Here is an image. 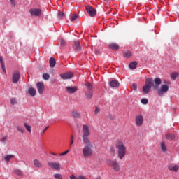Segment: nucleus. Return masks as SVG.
<instances>
[{
	"label": "nucleus",
	"instance_id": "f257e3e1",
	"mask_svg": "<svg viewBox=\"0 0 179 179\" xmlns=\"http://www.w3.org/2000/svg\"><path fill=\"white\" fill-rule=\"evenodd\" d=\"M165 84L162 85V79L160 78H148L145 79V85L143 87V92L145 94H148L150 92V89L153 87L155 90H157V93L159 97L164 96V94L169 92L170 82L164 81ZM160 85H162L160 86ZM159 86L160 87L159 88Z\"/></svg>",
	"mask_w": 179,
	"mask_h": 179
},
{
	"label": "nucleus",
	"instance_id": "f03ea898",
	"mask_svg": "<svg viewBox=\"0 0 179 179\" xmlns=\"http://www.w3.org/2000/svg\"><path fill=\"white\" fill-rule=\"evenodd\" d=\"M84 147L83 148V156L85 159H89L93 156V148H94V143L93 141H83Z\"/></svg>",
	"mask_w": 179,
	"mask_h": 179
},
{
	"label": "nucleus",
	"instance_id": "7ed1b4c3",
	"mask_svg": "<svg viewBox=\"0 0 179 179\" xmlns=\"http://www.w3.org/2000/svg\"><path fill=\"white\" fill-rule=\"evenodd\" d=\"M116 149L117 150V157L120 160H122L127 155V147L124 145V142H122V141H117Z\"/></svg>",
	"mask_w": 179,
	"mask_h": 179
},
{
	"label": "nucleus",
	"instance_id": "20e7f679",
	"mask_svg": "<svg viewBox=\"0 0 179 179\" xmlns=\"http://www.w3.org/2000/svg\"><path fill=\"white\" fill-rule=\"evenodd\" d=\"M90 135V129H89V126L84 124L83 125V142H92L89 139V136Z\"/></svg>",
	"mask_w": 179,
	"mask_h": 179
},
{
	"label": "nucleus",
	"instance_id": "39448f33",
	"mask_svg": "<svg viewBox=\"0 0 179 179\" xmlns=\"http://www.w3.org/2000/svg\"><path fill=\"white\" fill-rule=\"evenodd\" d=\"M106 164L109 167H112V169L115 171H120L121 170V166H120V163L116 159H107Z\"/></svg>",
	"mask_w": 179,
	"mask_h": 179
},
{
	"label": "nucleus",
	"instance_id": "423d86ee",
	"mask_svg": "<svg viewBox=\"0 0 179 179\" xmlns=\"http://www.w3.org/2000/svg\"><path fill=\"white\" fill-rule=\"evenodd\" d=\"M85 10H87V13L91 17H94V16H96L97 13L96 9H94V8L89 5L85 7Z\"/></svg>",
	"mask_w": 179,
	"mask_h": 179
},
{
	"label": "nucleus",
	"instance_id": "0eeeda50",
	"mask_svg": "<svg viewBox=\"0 0 179 179\" xmlns=\"http://www.w3.org/2000/svg\"><path fill=\"white\" fill-rule=\"evenodd\" d=\"M48 166L50 167V169H52V170H61V164H59V162H48Z\"/></svg>",
	"mask_w": 179,
	"mask_h": 179
},
{
	"label": "nucleus",
	"instance_id": "6e6552de",
	"mask_svg": "<svg viewBox=\"0 0 179 179\" xmlns=\"http://www.w3.org/2000/svg\"><path fill=\"white\" fill-rule=\"evenodd\" d=\"M60 77L64 80H66L68 79H72V78H73V73H72L71 71L65 72V73L60 74Z\"/></svg>",
	"mask_w": 179,
	"mask_h": 179
},
{
	"label": "nucleus",
	"instance_id": "1a4fd4ad",
	"mask_svg": "<svg viewBox=\"0 0 179 179\" xmlns=\"http://www.w3.org/2000/svg\"><path fill=\"white\" fill-rule=\"evenodd\" d=\"M135 122L136 127H142V125H143V117L142 115L136 116Z\"/></svg>",
	"mask_w": 179,
	"mask_h": 179
},
{
	"label": "nucleus",
	"instance_id": "9d476101",
	"mask_svg": "<svg viewBox=\"0 0 179 179\" xmlns=\"http://www.w3.org/2000/svg\"><path fill=\"white\" fill-rule=\"evenodd\" d=\"M31 16H41V10L38 8H32L29 10Z\"/></svg>",
	"mask_w": 179,
	"mask_h": 179
},
{
	"label": "nucleus",
	"instance_id": "9b49d317",
	"mask_svg": "<svg viewBox=\"0 0 179 179\" xmlns=\"http://www.w3.org/2000/svg\"><path fill=\"white\" fill-rule=\"evenodd\" d=\"M36 87L39 94H43V93H44V89H45L44 83L41 82H38L36 84Z\"/></svg>",
	"mask_w": 179,
	"mask_h": 179
},
{
	"label": "nucleus",
	"instance_id": "f8f14e48",
	"mask_svg": "<svg viewBox=\"0 0 179 179\" xmlns=\"http://www.w3.org/2000/svg\"><path fill=\"white\" fill-rule=\"evenodd\" d=\"M19 79H20V73L19 71H15L13 73V83H17L19 82Z\"/></svg>",
	"mask_w": 179,
	"mask_h": 179
},
{
	"label": "nucleus",
	"instance_id": "ddd939ff",
	"mask_svg": "<svg viewBox=\"0 0 179 179\" xmlns=\"http://www.w3.org/2000/svg\"><path fill=\"white\" fill-rule=\"evenodd\" d=\"M168 169L170 171H174L175 173H177V171H178L179 169V166L177 164L174 165V164H172L168 166Z\"/></svg>",
	"mask_w": 179,
	"mask_h": 179
},
{
	"label": "nucleus",
	"instance_id": "4468645a",
	"mask_svg": "<svg viewBox=\"0 0 179 179\" xmlns=\"http://www.w3.org/2000/svg\"><path fill=\"white\" fill-rule=\"evenodd\" d=\"M66 90L67 93L72 94V93H76V92L78 91V88L76 87L68 86L66 87Z\"/></svg>",
	"mask_w": 179,
	"mask_h": 179
},
{
	"label": "nucleus",
	"instance_id": "2eb2a0df",
	"mask_svg": "<svg viewBox=\"0 0 179 179\" xmlns=\"http://www.w3.org/2000/svg\"><path fill=\"white\" fill-rule=\"evenodd\" d=\"M165 138L168 141H173V139H176V135L171 133H166L165 134Z\"/></svg>",
	"mask_w": 179,
	"mask_h": 179
},
{
	"label": "nucleus",
	"instance_id": "dca6fc26",
	"mask_svg": "<svg viewBox=\"0 0 179 179\" xmlns=\"http://www.w3.org/2000/svg\"><path fill=\"white\" fill-rule=\"evenodd\" d=\"M28 93H29V96L34 97V96H36V94L37 93V91H36V90L34 88L30 87L28 90Z\"/></svg>",
	"mask_w": 179,
	"mask_h": 179
},
{
	"label": "nucleus",
	"instance_id": "f3484780",
	"mask_svg": "<svg viewBox=\"0 0 179 179\" xmlns=\"http://www.w3.org/2000/svg\"><path fill=\"white\" fill-rule=\"evenodd\" d=\"M34 164L35 167H37L38 169H41V167H43V164L38 159H34Z\"/></svg>",
	"mask_w": 179,
	"mask_h": 179
},
{
	"label": "nucleus",
	"instance_id": "a211bd4d",
	"mask_svg": "<svg viewBox=\"0 0 179 179\" xmlns=\"http://www.w3.org/2000/svg\"><path fill=\"white\" fill-rule=\"evenodd\" d=\"M110 86L111 87H119L120 83L117 80H113L110 81Z\"/></svg>",
	"mask_w": 179,
	"mask_h": 179
},
{
	"label": "nucleus",
	"instance_id": "6ab92c4d",
	"mask_svg": "<svg viewBox=\"0 0 179 179\" xmlns=\"http://www.w3.org/2000/svg\"><path fill=\"white\" fill-rule=\"evenodd\" d=\"M109 48H110L111 50H114L115 51H117V50H120V46L117 43H110L109 45Z\"/></svg>",
	"mask_w": 179,
	"mask_h": 179
},
{
	"label": "nucleus",
	"instance_id": "aec40b11",
	"mask_svg": "<svg viewBox=\"0 0 179 179\" xmlns=\"http://www.w3.org/2000/svg\"><path fill=\"white\" fill-rule=\"evenodd\" d=\"M71 117H73V118H80V113L74 110L71 112Z\"/></svg>",
	"mask_w": 179,
	"mask_h": 179
},
{
	"label": "nucleus",
	"instance_id": "412c9836",
	"mask_svg": "<svg viewBox=\"0 0 179 179\" xmlns=\"http://www.w3.org/2000/svg\"><path fill=\"white\" fill-rule=\"evenodd\" d=\"M49 64H50V68H54V66H55V64H56L55 58L50 57V60H49Z\"/></svg>",
	"mask_w": 179,
	"mask_h": 179
},
{
	"label": "nucleus",
	"instance_id": "4be33fe9",
	"mask_svg": "<svg viewBox=\"0 0 179 179\" xmlns=\"http://www.w3.org/2000/svg\"><path fill=\"white\" fill-rule=\"evenodd\" d=\"M160 148L162 152H167V146H166V143H164V141L160 143Z\"/></svg>",
	"mask_w": 179,
	"mask_h": 179
},
{
	"label": "nucleus",
	"instance_id": "5701e85b",
	"mask_svg": "<svg viewBox=\"0 0 179 179\" xmlns=\"http://www.w3.org/2000/svg\"><path fill=\"white\" fill-rule=\"evenodd\" d=\"M85 96L87 100H90L93 97V92L87 91L85 92Z\"/></svg>",
	"mask_w": 179,
	"mask_h": 179
},
{
	"label": "nucleus",
	"instance_id": "b1692460",
	"mask_svg": "<svg viewBox=\"0 0 179 179\" xmlns=\"http://www.w3.org/2000/svg\"><path fill=\"white\" fill-rule=\"evenodd\" d=\"M178 77H179L178 72H173L171 73V78L173 80H176V79H177V78Z\"/></svg>",
	"mask_w": 179,
	"mask_h": 179
},
{
	"label": "nucleus",
	"instance_id": "393cba45",
	"mask_svg": "<svg viewBox=\"0 0 179 179\" xmlns=\"http://www.w3.org/2000/svg\"><path fill=\"white\" fill-rule=\"evenodd\" d=\"M74 44H75V50L76 51H80V43H79V41H74Z\"/></svg>",
	"mask_w": 179,
	"mask_h": 179
},
{
	"label": "nucleus",
	"instance_id": "a878e982",
	"mask_svg": "<svg viewBox=\"0 0 179 179\" xmlns=\"http://www.w3.org/2000/svg\"><path fill=\"white\" fill-rule=\"evenodd\" d=\"M136 65H138V62H131L129 64V67L130 68V69H136Z\"/></svg>",
	"mask_w": 179,
	"mask_h": 179
},
{
	"label": "nucleus",
	"instance_id": "bb28decb",
	"mask_svg": "<svg viewBox=\"0 0 179 179\" xmlns=\"http://www.w3.org/2000/svg\"><path fill=\"white\" fill-rule=\"evenodd\" d=\"M24 127L26 128L27 131L29 133L31 134V126L27 124V123H24Z\"/></svg>",
	"mask_w": 179,
	"mask_h": 179
},
{
	"label": "nucleus",
	"instance_id": "cd10ccee",
	"mask_svg": "<svg viewBox=\"0 0 179 179\" xmlns=\"http://www.w3.org/2000/svg\"><path fill=\"white\" fill-rule=\"evenodd\" d=\"M123 55L125 58H129V57L132 56V53L130 51H125L124 52Z\"/></svg>",
	"mask_w": 179,
	"mask_h": 179
},
{
	"label": "nucleus",
	"instance_id": "c85d7f7f",
	"mask_svg": "<svg viewBox=\"0 0 179 179\" xmlns=\"http://www.w3.org/2000/svg\"><path fill=\"white\" fill-rule=\"evenodd\" d=\"M13 157H15V155H8L6 156L4 159H5L6 162H10V159H13Z\"/></svg>",
	"mask_w": 179,
	"mask_h": 179
},
{
	"label": "nucleus",
	"instance_id": "c756f323",
	"mask_svg": "<svg viewBox=\"0 0 179 179\" xmlns=\"http://www.w3.org/2000/svg\"><path fill=\"white\" fill-rule=\"evenodd\" d=\"M17 130L20 132L21 134H24V128L20 127V126H17Z\"/></svg>",
	"mask_w": 179,
	"mask_h": 179
},
{
	"label": "nucleus",
	"instance_id": "7c9ffc66",
	"mask_svg": "<svg viewBox=\"0 0 179 179\" xmlns=\"http://www.w3.org/2000/svg\"><path fill=\"white\" fill-rule=\"evenodd\" d=\"M58 17L59 19H64V17H65V13H64L63 12L59 11Z\"/></svg>",
	"mask_w": 179,
	"mask_h": 179
},
{
	"label": "nucleus",
	"instance_id": "2f4dec72",
	"mask_svg": "<svg viewBox=\"0 0 179 179\" xmlns=\"http://www.w3.org/2000/svg\"><path fill=\"white\" fill-rule=\"evenodd\" d=\"M14 173L15 174H16V176H23L22 171H20V169H15Z\"/></svg>",
	"mask_w": 179,
	"mask_h": 179
},
{
	"label": "nucleus",
	"instance_id": "473e14b6",
	"mask_svg": "<svg viewBox=\"0 0 179 179\" xmlns=\"http://www.w3.org/2000/svg\"><path fill=\"white\" fill-rule=\"evenodd\" d=\"M54 178L55 179H62V175L59 173H55L53 175Z\"/></svg>",
	"mask_w": 179,
	"mask_h": 179
},
{
	"label": "nucleus",
	"instance_id": "72a5a7b5",
	"mask_svg": "<svg viewBox=\"0 0 179 179\" xmlns=\"http://www.w3.org/2000/svg\"><path fill=\"white\" fill-rule=\"evenodd\" d=\"M43 78L44 79V80H48V79H50V74L45 73H43Z\"/></svg>",
	"mask_w": 179,
	"mask_h": 179
},
{
	"label": "nucleus",
	"instance_id": "f704fd0d",
	"mask_svg": "<svg viewBox=\"0 0 179 179\" xmlns=\"http://www.w3.org/2000/svg\"><path fill=\"white\" fill-rule=\"evenodd\" d=\"M85 86L87 87L88 91H90V90H92V89H93V85H92V84H90V83H85Z\"/></svg>",
	"mask_w": 179,
	"mask_h": 179
},
{
	"label": "nucleus",
	"instance_id": "c9c22d12",
	"mask_svg": "<svg viewBox=\"0 0 179 179\" xmlns=\"http://www.w3.org/2000/svg\"><path fill=\"white\" fill-rule=\"evenodd\" d=\"M10 103L13 106H15V104H17V101L16 100V98H13L10 99Z\"/></svg>",
	"mask_w": 179,
	"mask_h": 179
},
{
	"label": "nucleus",
	"instance_id": "e433bc0d",
	"mask_svg": "<svg viewBox=\"0 0 179 179\" xmlns=\"http://www.w3.org/2000/svg\"><path fill=\"white\" fill-rule=\"evenodd\" d=\"M78 19V15L76 14H74L71 16V21L73 22L74 20H76Z\"/></svg>",
	"mask_w": 179,
	"mask_h": 179
},
{
	"label": "nucleus",
	"instance_id": "4c0bfd02",
	"mask_svg": "<svg viewBox=\"0 0 179 179\" xmlns=\"http://www.w3.org/2000/svg\"><path fill=\"white\" fill-rule=\"evenodd\" d=\"M6 141H8V137L4 136L0 140V142H1L2 143H5V142H6Z\"/></svg>",
	"mask_w": 179,
	"mask_h": 179
},
{
	"label": "nucleus",
	"instance_id": "58836bf2",
	"mask_svg": "<svg viewBox=\"0 0 179 179\" xmlns=\"http://www.w3.org/2000/svg\"><path fill=\"white\" fill-rule=\"evenodd\" d=\"M141 101L142 104H148V99H142L141 100Z\"/></svg>",
	"mask_w": 179,
	"mask_h": 179
},
{
	"label": "nucleus",
	"instance_id": "ea45409f",
	"mask_svg": "<svg viewBox=\"0 0 179 179\" xmlns=\"http://www.w3.org/2000/svg\"><path fill=\"white\" fill-rule=\"evenodd\" d=\"M131 89H133V90L136 91V89H138V85L135 83H133L131 85Z\"/></svg>",
	"mask_w": 179,
	"mask_h": 179
},
{
	"label": "nucleus",
	"instance_id": "a19ab883",
	"mask_svg": "<svg viewBox=\"0 0 179 179\" xmlns=\"http://www.w3.org/2000/svg\"><path fill=\"white\" fill-rule=\"evenodd\" d=\"M66 44V41H65V40H64V39H61L60 45L64 47V45H65Z\"/></svg>",
	"mask_w": 179,
	"mask_h": 179
},
{
	"label": "nucleus",
	"instance_id": "79ce46f5",
	"mask_svg": "<svg viewBox=\"0 0 179 179\" xmlns=\"http://www.w3.org/2000/svg\"><path fill=\"white\" fill-rule=\"evenodd\" d=\"M72 145H73V135H71L70 138V146H72Z\"/></svg>",
	"mask_w": 179,
	"mask_h": 179
},
{
	"label": "nucleus",
	"instance_id": "37998d69",
	"mask_svg": "<svg viewBox=\"0 0 179 179\" xmlns=\"http://www.w3.org/2000/svg\"><path fill=\"white\" fill-rule=\"evenodd\" d=\"M68 153H69V150H67L66 151H65L62 153H60L59 156H65V155H68Z\"/></svg>",
	"mask_w": 179,
	"mask_h": 179
},
{
	"label": "nucleus",
	"instance_id": "c03bdc74",
	"mask_svg": "<svg viewBox=\"0 0 179 179\" xmlns=\"http://www.w3.org/2000/svg\"><path fill=\"white\" fill-rule=\"evenodd\" d=\"M0 62H1V65L5 64V62H3V57H2V56L0 57Z\"/></svg>",
	"mask_w": 179,
	"mask_h": 179
},
{
	"label": "nucleus",
	"instance_id": "a18cd8bd",
	"mask_svg": "<svg viewBox=\"0 0 179 179\" xmlns=\"http://www.w3.org/2000/svg\"><path fill=\"white\" fill-rule=\"evenodd\" d=\"M1 68L4 73H6V69H5V64H1Z\"/></svg>",
	"mask_w": 179,
	"mask_h": 179
},
{
	"label": "nucleus",
	"instance_id": "49530a36",
	"mask_svg": "<svg viewBox=\"0 0 179 179\" xmlns=\"http://www.w3.org/2000/svg\"><path fill=\"white\" fill-rule=\"evenodd\" d=\"M99 113H100V108H99L98 107H96V108H95V114H99Z\"/></svg>",
	"mask_w": 179,
	"mask_h": 179
},
{
	"label": "nucleus",
	"instance_id": "de8ad7c7",
	"mask_svg": "<svg viewBox=\"0 0 179 179\" xmlns=\"http://www.w3.org/2000/svg\"><path fill=\"white\" fill-rule=\"evenodd\" d=\"M10 2L11 5H13V6H16V3L15 2V0H10Z\"/></svg>",
	"mask_w": 179,
	"mask_h": 179
},
{
	"label": "nucleus",
	"instance_id": "09e8293b",
	"mask_svg": "<svg viewBox=\"0 0 179 179\" xmlns=\"http://www.w3.org/2000/svg\"><path fill=\"white\" fill-rule=\"evenodd\" d=\"M70 179H78V178H76V176H75V175H71V176H70Z\"/></svg>",
	"mask_w": 179,
	"mask_h": 179
},
{
	"label": "nucleus",
	"instance_id": "8fccbe9b",
	"mask_svg": "<svg viewBox=\"0 0 179 179\" xmlns=\"http://www.w3.org/2000/svg\"><path fill=\"white\" fill-rule=\"evenodd\" d=\"M78 179H86V177L85 176H79Z\"/></svg>",
	"mask_w": 179,
	"mask_h": 179
},
{
	"label": "nucleus",
	"instance_id": "3c124183",
	"mask_svg": "<svg viewBox=\"0 0 179 179\" xmlns=\"http://www.w3.org/2000/svg\"><path fill=\"white\" fill-rule=\"evenodd\" d=\"M49 127L47 126L43 131L42 134H44L45 132V131H47V129H48Z\"/></svg>",
	"mask_w": 179,
	"mask_h": 179
},
{
	"label": "nucleus",
	"instance_id": "603ef678",
	"mask_svg": "<svg viewBox=\"0 0 179 179\" xmlns=\"http://www.w3.org/2000/svg\"><path fill=\"white\" fill-rule=\"evenodd\" d=\"M95 54H96V55H100V51L96 50H95Z\"/></svg>",
	"mask_w": 179,
	"mask_h": 179
},
{
	"label": "nucleus",
	"instance_id": "864d4df0",
	"mask_svg": "<svg viewBox=\"0 0 179 179\" xmlns=\"http://www.w3.org/2000/svg\"><path fill=\"white\" fill-rule=\"evenodd\" d=\"M110 150L111 152H115V149L114 148V147H111Z\"/></svg>",
	"mask_w": 179,
	"mask_h": 179
},
{
	"label": "nucleus",
	"instance_id": "5fc2aeb1",
	"mask_svg": "<svg viewBox=\"0 0 179 179\" xmlns=\"http://www.w3.org/2000/svg\"><path fill=\"white\" fill-rule=\"evenodd\" d=\"M51 155H53V156H57V154L55 152H50Z\"/></svg>",
	"mask_w": 179,
	"mask_h": 179
}]
</instances>
